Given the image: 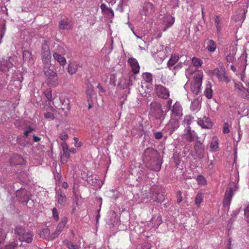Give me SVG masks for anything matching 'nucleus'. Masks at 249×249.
<instances>
[{
  "instance_id": "obj_1",
  "label": "nucleus",
  "mask_w": 249,
  "mask_h": 249,
  "mask_svg": "<svg viewBox=\"0 0 249 249\" xmlns=\"http://www.w3.org/2000/svg\"><path fill=\"white\" fill-rule=\"evenodd\" d=\"M142 160L145 166L150 170L159 172L162 160L160 153L152 148H147L143 153Z\"/></svg>"
},
{
  "instance_id": "obj_25",
  "label": "nucleus",
  "mask_w": 249,
  "mask_h": 249,
  "mask_svg": "<svg viewBox=\"0 0 249 249\" xmlns=\"http://www.w3.org/2000/svg\"><path fill=\"white\" fill-rule=\"evenodd\" d=\"M197 124L204 128H208L212 126L210 119L209 117L206 116L204 117L202 119L199 120Z\"/></svg>"
},
{
  "instance_id": "obj_44",
  "label": "nucleus",
  "mask_w": 249,
  "mask_h": 249,
  "mask_svg": "<svg viewBox=\"0 0 249 249\" xmlns=\"http://www.w3.org/2000/svg\"><path fill=\"white\" fill-rule=\"evenodd\" d=\"M61 233V232L59 231H57V229L55 230V231L53 232L51 234H50V237L49 238V240L50 241L53 240L56 238H57L59 234Z\"/></svg>"
},
{
  "instance_id": "obj_28",
  "label": "nucleus",
  "mask_w": 249,
  "mask_h": 249,
  "mask_svg": "<svg viewBox=\"0 0 249 249\" xmlns=\"http://www.w3.org/2000/svg\"><path fill=\"white\" fill-rule=\"evenodd\" d=\"M68 221V219L66 216L63 217L59 223L58 224L56 229L57 230V231H59L61 232L63 231L65 226H66L67 223Z\"/></svg>"
},
{
  "instance_id": "obj_58",
  "label": "nucleus",
  "mask_w": 249,
  "mask_h": 249,
  "mask_svg": "<svg viewBox=\"0 0 249 249\" xmlns=\"http://www.w3.org/2000/svg\"><path fill=\"white\" fill-rule=\"evenodd\" d=\"M44 117L46 119H50L51 120H53L54 118V115L52 113L49 112L45 113Z\"/></svg>"
},
{
  "instance_id": "obj_16",
  "label": "nucleus",
  "mask_w": 249,
  "mask_h": 249,
  "mask_svg": "<svg viewBox=\"0 0 249 249\" xmlns=\"http://www.w3.org/2000/svg\"><path fill=\"white\" fill-rule=\"evenodd\" d=\"M161 223L162 219L161 216L160 214H155L152 216L149 223V226L153 228L157 229Z\"/></svg>"
},
{
  "instance_id": "obj_47",
  "label": "nucleus",
  "mask_w": 249,
  "mask_h": 249,
  "mask_svg": "<svg viewBox=\"0 0 249 249\" xmlns=\"http://www.w3.org/2000/svg\"><path fill=\"white\" fill-rule=\"evenodd\" d=\"M86 93L87 95V97L88 98V102H90V100L91 99L92 95L93 93V90L92 89H88L86 90Z\"/></svg>"
},
{
  "instance_id": "obj_23",
  "label": "nucleus",
  "mask_w": 249,
  "mask_h": 249,
  "mask_svg": "<svg viewBox=\"0 0 249 249\" xmlns=\"http://www.w3.org/2000/svg\"><path fill=\"white\" fill-rule=\"evenodd\" d=\"M206 49L210 53H213L216 49V43L212 39H206L204 41Z\"/></svg>"
},
{
  "instance_id": "obj_55",
  "label": "nucleus",
  "mask_w": 249,
  "mask_h": 249,
  "mask_svg": "<svg viewBox=\"0 0 249 249\" xmlns=\"http://www.w3.org/2000/svg\"><path fill=\"white\" fill-rule=\"evenodd\" d=\"M34 128H31L30 126L27 128V129L25 130L24 133V136L26 138H28L29 136V134L30 133L34 131Z\"/></svg>"
},
{
  "instance_id": "obj_49",
  "label": "nucleus",
  "mask_w": 249,
  "mask_h": 249,
  "mask_svg": "<svg viewBox=\"0 0 249 249\" xmlns=\"http://www.w3.org/2000/svg\"><path fill=\"white\" fill-rule=\"evenodd\" d=\"M196 180L199 184L204 185L206 183V180L202 175H198L197 177Z\"/></svg>"
},
{
  "instance_id": "obj_7",
  "label": "nucleus",
  "mask_w": 249,
  "mask_h": 249,
  "mask_svg": "<svg viewBox=\"0 0 249 249\" xmlns=\"http://www.w3.org/2000/svg\"><path fill=\"white\" fill-rule=\"evenodd\" d=\"M211 74L213 76H215L219 81L222 82H225L226 83H228L230 80L228 76L226 75L225 69H222L221 70H219L218 69H215L211 71Z\"/></svg>"
},
{
  "instance_id": "obj_45",
  "label": "nucleus",
  "mask_w": 249,
  "mask_h": 249,
  "mask_svg": "<svg viewBox=\"0 0 249 249\" xmlns=\"http://www.w3.org/2000/svg\"><path fill=\"white\" fill-rule=\"evenodd\" d=\"M235 54V52L234 51H233L231 54L230 53V54L227 55V56H226L227 61L229 63L232 62L235 59V57H234Z\"/></svg>"
},
{
  "instance_id": "obj_64",
  "label": "nucleus",
  "mask_w": 249,
  "mask_h": 249,
  "mask_svg": "<svg viewBox=\"0 0 249 249\" xmlns=\"http://www.w3.org/2000/svg\"><path fill=\"white\" fill-rule=\"evenodd\" d=\"M155 138L157 139H160L162 137V134L161 132H157L154 133Z\"/></svg>"
},
{
  "instance_id": "obj_4",
  "label": "nucleus",
  "mask_w": 249,
  "mask_h": 249,
  "mask_svg": "<svg viewBox=\"0 0 249 249\" xmlns=\"http://www.w3.org/2000/svg\"><path fill=\"white\" fill-rule=\"evenodd\" d=\"M202 76L197 73L194 77V80L191 83L190 90L193 94L197 95L201 92Z\"/></svg>"
},
{
  "instance_id": "obj_54",
  "label": "nucleus",
  "mask_w": 249,
  "mask_h": 249,
  "mask_svg": "<svg viewBox=\"0 0 249 249\" xmlns=\"http://www.w3.org/2000/svg\"><path fill=\"white\" fill-rule=\"evenodd\" d=\"M234 88L237 91V92L239 93V92L243 89V87L240 83H234Z\"/></svg>"
},
{
  "instance_id": "obj_27",
  "label": "nucleus",
  "mask_w": 249,
  "mask_h": 249,
  "mask_svg": "<svg viewBox=\"0 0 249 249\" xmlns=\"http://www.w3.org/2000/svg\"><path fill=\"white\" fill-rule=\"evenodd\" d=\"M214 22L217 32L219 34L221 33V29L223 25L222 18L219 16H216L214 18Z\"/></svg>"
},
{
  "instance_id": "obj_48",
  "label": "nucleus",
  "mask_w": 249,
  "mask_h": 249,
  "mask_svg": "<svg viewBox=\"0 0 249 249\" xmlns=\"http://www.w3.org/2000/svg\"><path fill=\"white\" fill-rule=\"evenodd\" d=\"M175 22L174 18L171 17L169 18V20L167 22L166 24V27L164 29L163 31H165L166 29L170 27H171Z\"/></svg>"
},
{
  "instance_id": "obj_14",
  "label": "nucleus",
  "mask_w": 249,
  "mask_h": 249,
  "mask_svg": "<svg viewBox=\"0 0 249 249\" xmlns=\"http://www.w3.org/2000/svg\"><path fill=\"white\" fill-rule=\"evenodd\" d=\"M184 136L187 141L192 142L197 138L196 133L191 129L190 127H187L184 130Z\"/></svg>"
},
{
  "instance_id": "obj_35",
  "label": "nucleus",
  "mask_w": 249,
  "mask_h": 249,
  "mask_svg": "<svg viewBox=\"0 0 249 249\" xmlns=\"http://www.w3.org/2000/svg\"><path fill=\"white\" fill-rule=\"evenodd\" d=\"M179 57L178 55H172L170 59L167 63V66L168 67L174 66L178 60Z\"/></svg>"
},
{
  "instance_id": "obj_3",
  "label": "nucleus",
  "mask_w": 249,
  "mask_h": 249,
  "mask_svg": "<svg viewBox=\"0 0 249 249\" xmlns=\"http://www.w3.org/2000/svg\"><path fill=\"white\" fill-rule=\"evenodd\" d=\"M150 113L156 120H160V122L164 119L162 105L159 102H153L150 104Z\"/></svg>"
},
{
  "instance_id": "obj_33",
  "label": "nucleus",
  "mask_w": 249,
  "mask_h": 249,
  "mask_svg": "<svg viewBox=\"0 0 249 249\" xmlns=\"http://www.w3.org/2000/svg\"><path fill=\"white\" fill-rule=\"evenodd\" d=\"M40 237L47 240H50V230L48 228L44 229L40 233Z\"/></svg>"
},
{
  "instance_id": "obj_62",
  "label": "nucleus",
  "mask_w": 249,
  "mask_h": 249,
  "mask_svg": "<svg viewBox=\"0 0 249 249\" xmlns=\"http://www.w3.org/2000/svg\"><path fill=\"white\" fill-rule=\"evenodd\" d=\"M230 132V130L229 129L228 124L227 123H225L223 126V132L224 134L228 133Z\"/></svg>"
},
{
  "instance_id": "obj_12",
  "label": "nucleus",
  "mask_w": 249,
  "mask_h": 249,
  "mask_svg": "<svg viewBox=\"0 0 249 249\" xmlns=\"http://www.w3.org/2000/svg\"><path fill=\"white\" fill-rule=\"evenodd\" d=\"M12 60L11 57H9L8 59L3 58L0 62V70L4 72L8 71L13 66Z\"/></svg>"
},
{
  "instance_id": "obj_30",
  "label": "nucleus",
  "mask_w": 249,
  "mask_h": 249,
  "mask_svg": "<svg viewBox=\"0 0 249 249\" xmlns=\"http://www.w3.org/2000/svg\"><path fill=\"white\" fill-rule=\"evenodd\" d=\"M210 150L212 152H216L218 148V139L216 137H213L210 145Z\"/></svg>"
},
{
  "instance_id": "obj_20",
  "label": "nucleus",
  "mask_w": 249,
  "mask_h": 249,
  "mask_svg": "<svg viewBox=\"0 0 249 249\" xmlns=\"http://www.w3.org/2000/svg\"><path fill=\"white\" fill-rule=\"evenodd\" d=\"M56 197L58 203L61 206H64L66 204V196L61 189H59L56 191Z\"/></svg>"
},
{
  "instance_id": "obj_59",
  "label": "nucleus",
  "mask_w": 249,
  "mask_h": 249,
  "mask_svg": "<svg viewBox=\"0 0 249 249\" xmlns=\"http://www.w3.org/2000/svg\"><path fill=\"white\" fill-rule=\"evenodd\" d=\"M14 158L18 160L19 161L18 162L16 163L14 162L13 161H11V163H13L14 164H20L21 161L23 160V159L18 155H14Z\"/></svg>"
},
{
  "instance_id": "obj_41",
  "label": "nucleus",
  "mask_w": 249,
  "mask_h": 249,
  "mask_svg": "<svg viewBox=\"0 0 249 249\" xmlns=\"http://www.w3.org/2000/svg\"><path fill=\"white\" fill-rule=\"evenodd\" d=\"M192 62L193 64L196 67L201 66L202 64V61L200 59L196 57H193Z\"/></svg>"
},
{
  "instance_id": "obj_50",
  "label": "nucleus",
  "mask_w": 249,
  "mask_h": 249,
  "mask_svg": "<svg viewBox=\"0 0 249 249\" xmlns=\"http://www.w3.org/2000/svg\"><path fill=\"white\" fill-rule=\"evenodd\" d=\"M52 213H53V217L54 219L57 221L59 219V216H58V213L57 210L56 208H53L52 210Z\"/></svg>"
},
{
  "instance_id": "obj_5",
  "label": "nucleus",
  "mask_w": 249,
  "mask_h": 249,
  "mask_svg": "<svg viewBox=\"0 0 249 249\" xmlns=\"http://www.w3.org/2000/svg\"><path fill=\"white\" fill-rule=\"evenodd\" d=\"M41 59L43 64V67L51 66V54L49 47L47 44H44L42 47Z\"/></svg>"
},
{
  "instance_id": "obj_8",
  "label": "nucleus",
  "mask_w": 249,
  "mask_h": 249,
  "mask_svg": "<svg viewBox=\"0 0 249 249\" xmlns=\"http://www.w3.org/2000/svg\"><path fill=\"white\" fill-rule=\"evenodd\" d=\"M155 12L154 5L150 2H145L142 6V8L140 10V13L142 16L150 17Z\"/></svg>"
},
{
  "instance_id": "obj_46",
  "label": "nucleus",
  "mask_w": 249,
  "mask_h": 249,
  "mask_svg": "<svg viewBox=\"0 0 249 249\" xmlns=\"http://www.w3.org/2000/svg\"><path fill=\"white\" fill-rule=\"evenodd\" d=\"M44 95L46 98L49 101H51L52 100V90L51 89H47L44 92Z\"/></svg>"
},
{
  "instance_id": "obj_34",
  "label": "nucleus",
  "mask_w": 249,
  "mask_h": 249,
  "mask_svg": "<svg viewBox=\"0 0 249 249\" xmlns=\"http://www.w3.org/2000/svg\"><path fill=\"white\" fill-rule=\"evenodd\" d=\"M22 56L25 62H30L32 59V54L29 51H23Z\"/></svg>"
},
{
  "instance_id": "obj_13",
  "label": "nucleus",
  "mask_w": 249,
  "mask_h": 249,
  "mask_svg": "<svg viewBox=\"0 0 249 249\" xmlns=\"http://www.w3.org/2000/svg\"><path fill=\"white\" fill-rule=\"evenodd\" d=\"M153 194L151 196V199L153 201L161 203L164 200V196L163 194L157 188H153L152 189Z\"/></svg>"
},
{
  "instance_id": "obj_51",
  "label": "nucleus",
  "mask_w": 249,
  "mask_h": 249,
  "mask_svg": "<svg viewBox=\"0 0 249 249\" xmlns=\"http://www.w3.org/2000/svg\"><path fill=\"white\" fill-rule=\"evenodd\" d=\"M244 215L246 221L249 223V205L244 209Z\"/></svg>"
},
{
  "instance_id": "obj_18",
  "label": "nucleus",
  "mask_w": 249,
  "mask_h": 249,
  "mask_svg": "<svg viewBox=\"0 0 249 249\" xmlns=\"http://www.w3.org/2000/svg\"><path fill=\"white\" fill-rule=\"evenodd\" d=\"M153 56L158 64H161L166 57V53L163 50H159L153 53Z\"/></svg>"
},
{
  "instance_id": "obj_43",
  "label": "nucleus",
  "mask_w": 249,
  "mask_h": 249,
  "mask_svg": "<svg viewBox=\"0 0 249 249\" xmlns=\"http://www.w3.org/2000/svg\"><path fill=\"white\" fill-rule=\"evenodd\" d=\"M203 196L201 193H198L195 198V203L198 206L202 201Z\"/></svg>"
},
{
  "instance_id": "obj_57",
  "label": "nucleus",
  "mask_w": 249,
  "mask_h": 249,
  "mask_svg": "<svg viewBox=\"0 0 249 249\" xmlns=\"http://www.w3.org/2000/svg\"><path fill=\"white\" fill-rule=\"evenodd\" d=\"M105 13L110 18H113L114 16V12L111 8H109Z\"/></svg>"
},
{
  "instance_id": "obj_38",
  "label": "nucleus",
  "mask_w": 249,
  "mask_h": 249,
  "mask_svg": "<svg viewBox=\"0 0 249 249\" xmlns=\"http://www.w3.org/2000/svg\"><path fill=\"white\" fill-rule=\"evenodd\" d=\"M142 78L146 82L151 83L153 80L152 74L149 72H145L142 74Z\"/></svg>"
},
{
  "instance_id": "obj_53",
  "label": "nucleus",
  "mask_w": 249,
  "mask_h": 249,
  "mask_svg": "<svg viewBox=\"0 0 249 249\" xmlns=\"http://www.w3.org/2000/svg\"><path fill=\"white\" fill-rule=\"evenodd\" d=\"M5 237L6 235L4 231L2 229H0V244L3 242Z\"/></svg>"
},
{
  "instance_id": "obj_17",
  "label": "nucleus",
  "mask_w": 249,
  "mask_h": 249,
  "mask_svg": "<svg viewBox=\"0 0 249 249\" xmlns=\"http://www.w3.org/2000/svg\"><path fill=\"white\" fill-rule=\"evenodd\" d=\"M135 165L133 167L132 165L131 166V169L134 173L138 172L140 176H141V178L140 177H138L139 181L140 179H145L146 178V175L143 171V168L141 166V164L140 163H135Z\"/></svg>"
},
{
  "instance_id": "obj_32",
  "label": "nucleus",
  "mask_w": 249,
  "mask_h": 249,
  "mask_svg": "<svg viewBox=\"0 0 249 249\" xmlns=\"http://www.w3.org/2000/svg\"><path fill=\"white\" fill-rule=\"evenodd\" d=\"M59 27L60 29L62 30H71V26L69 24V22L64 20H61L59 21Z\"/></svg>"
},
{
  "instance_id": "obj_10",
  "label": "nucleus",
  "mask_w": 249,
  "mask_h": 249,
  "mask_svg": "<svg viewBox=\"0 0 249 249\" xmlns=\"http://www.w3.org/2000/svg\"><path fill=\"white\" fill-rule=\"evenodd\" d=\"M157 95L160 98L166 99L169 96V91L167 89L161 85H157L155 88Z\"/></svg>"
},
{
  "instance_id": "obj_26",
  "label": "nucleus",
  "mask_w": 249,
  "mask_h": 249,
  "mask_svg": "<svg viewBox=\"0 0 249 249\" xmlns=\"http://www.w3.org/2000/svg\"><path fill=\"white\" fill-rule=\"evenodd\" d=\"M53 55L54 59L58 62L61 66L64 67L66 65L67 62L64 56L56 52H53Z\"/></svg>"
},
{
  "instance_id": "obj_42",
  "label": "nucleus",
  "mask_w": 249,
  "mask_h": 249,
  "mask_svg": "<svg viewBox=\"0 0 249 249\" xmlns=\"http://www.w3.org/2000/svg\"><path fill=\"white\" fill-rule=\"evenodd\" d=\"M239 94L243 98L249 97V89H246L244 87L243 89L239 92Z\"/></svg>"
},
{
  "instance_id": "obj_52",
  "label": "nucleus",
  "mask_w": 249,
  "mask_h": 249,
  "mask_svg": "<svg viewBox=\"0 0 249 249\" xmlns=\"http://www.w3.org/2000/svg\"><path fill=\"white\" fill-rule=\"evenodd\" d=\"M59 138L62 141H66L68 138V135L65 131H63L59 134Z\"/></svg>"
},
{
  "instance_id": "obj_22",
  "label": "nucleus",
  "mask_w": 249,
  "mask_h": 249,
  "mask_svg": "<svg viewBox=\"0 0 249 249\" xmlns=\"http://www.w3.org/2000/svg\"><path fill=\"white\" fill-rule=\"evenodd\" d=\"M128 62L130 65L134 73H138L140 71V66L137 60L134 58H130L128 59Z\"/></svg>"
},
{
  "instance_id": "obj_40",
  "label": "nucleus",
  "mask_w": 249,
  "mask_h": 249,
  "mask_svg": "<svg viewBox=\"0 0 249 249\" xmlns=\"http://www.w3.org/2000/svg\"><path fill=\"white\" fill-rule=\"evenodd\" d=\"M193 118L191 116H186L184 117V120L183 121V124L186 125L187 127H190V125L192 122Z\"/></svg>"
},
{
  "instance_id": "obj_63",
  "label": "nucleus",
  "mask_w": 249,
  "mask_h": 249,
  "mask_svg": "<svg viewBox=\"0 0 249 249\" xmlns=\"http://www.w3.org/2000/svg\"><path fill=\"white\" fill-rule=\"evenodd\" d=\"M117 10L120 11L121 12H123L124 11V8L123 6V1H121L119 2L118 5V7L116 9Z\"/></svg>"
},
{
  "instance_id": "obj_24",
  "label": "nucleus",
  "mask_w": 249,
  "mask_h": 249,
  "mask_svg": "<svg viewBox=\"0 0 249 249\" xmlns=\"http://www.w3.org/2000/svg\"><path fill=\"white\" fill-rule=\"evenodd\" d=\"M132 85V80L129 77L123 78L118 84V86L122 89H125Z\"/></svg>"
},
{
  "instance_id": "obj_2",
  "label": "nucleus",
  "mask_w": 249,
  "mask_h": 249,
  "mask_svg": "<svg viewBox=\"0 0 249 249\" xmlns=\"http://www.w3.org/2000/svg\"><path fill=\"white\" fill-rule=\"evenodd\" d=\"M50 67H43V72L46 77V84L49 86L55 87L59 84L57 74Z\"/></svg>"
},
{
  "instance_id": "obj_6",
  "label": "nucleus",
  "mask_w": 249,
  "mask_h": 249,
  "mask_svg": "<svg viewBox=\"0 0 249 249\" xmlns=\"http://www.w3.org/2000/svg\"><path fill=\"white\" fill-rule=\"evenodd\" d=\"M16 197L21 203L27 205L29 201L30 193L25 189H20L16 191Z\"/></svg>"
},
{
  "instance_id": "obj_36",
  "label": "nucleus",
  "mask_w": 249,
  "mask_h": 249,
  "mask_svg": "<svg viewBox=\"0 0 249 249\" xmlns=\"http://www.w3.org/2000/svg\"><path fill=\"white\" fill-rule=\"evenodd\" d=\"M200 107L199 100L198 98H196L191 102L190 109L191 110L194 111Z\"/></svg>"
},
{
  "instance_id": "obj_31",
  "label": "nucleus",
  "mask_w": 249,
  "mask_h": 249,
  "mask_svg": "<svg viewBox=\"0 0 249 249\" xmlns=\"http://www.w3.org/2000/svg\"><path fill=\"white\" fill-rule=\"evenodd\" d=\"M62 242L69 249H79L77 245L69 241L68 239L64 240Z\"/></svg>"
},
{
  "instance_id": "obj_11",
  "label": "nucleus",
  "mask_w": 249,
  "mask_h": 249,
  "mask_svg": "<svg viewBox=\"0 0 249 249\" xmlns=\"http://www.w3.org/2000/svg\"><path fill=\"white\" fill-rule=\"evenodd\" d=\"M194 150L198 159H202L204 157L205 153L204 146L200 141H198L195 142Z\"/></svg>"
},
{
  "instance_id": "obj_60",
  "label": "nucleus",
  "mask_w": 249,
  "mask_h": 249,
  "mask_svg": "<svg viewBox=\"0 0 249 249\" xmlns=\"http://www.w3.org/2000/svg\"><path fill=\"white\" fill-rule=\"evenodd\" d=\"M70 157V152L69 150L63 151V154L61 155V158H66L67 159Z\"/></svg>"
},
{
  "instance_id": "obj_15",
  "label": "nucleus",
  "mask_w": 249,
  "mask_h": 249,
  "mask_svg": "<svg viewBox=\"0 0 249 249\" xmlns=\"http://www.w3.org/2000/svg\"><path fill=\"white\" fill-rule=\"evenodd\" d=\"M179 122L178 120L174 118H171L167 124V128L169 131V134L171 135L179 127Z\"/></svg>"
},
{
  "instance_id": "obj_39",
  "label": "nucleus",
  "mask_w": 249,
  "mask_h": 249,
  "mask_svg": "<svg viewBox=\"0 0 249 249\" xmlns=\"http://www.w3.org/2000/svg\"><path fill=\"white\" fill-rule=\"evenodd\" d=\"M213 90L211 89V85H207V87L205 89L204 93L206 97L211 99L212 97Z\"/></svg>"
},
{
  "instance_id": "obj_29",
  "label": "nucleus",
  "mask_w": 249,
  "mask_h": 249,
  "mask_svg": "<svg viewBox=\"0 0 249 249\" xmlns=\"http://www.w3.org/2000/svg\"><path fill=\"white\" fill-rule=\"evenodd\" d=\"M78 68V64L76 62H71L68 65V72L72 75L77 71Z\"/></svg>"
},
{
  "instance_id": "obj_61",
  "label": "nucleus",
  "mask_w": 249,
  "mask_h": 249,
  "mask_svg": "<svg viewBox=\"0 0 249 249\" xmlns=\"http://www.w3.org/2000/svg\"><path fill=\"white\" fill-rule=\"evenodd\" d=\"M182 201V197L181 196V193L180 191L177 192V202L178 203H180Z\"/></svg>"
},
{
  "instance_id": "obj_21",
  "label": "nucleus",
  "mask_w": 249,
  "mask_h": 249,
  "mask_svg": "<svg viewBox=\"0 0 249 249\" xmlns=\"http://www.w3.org/2000/svg\"><path fill=\"white\" fill-rule=\"evenodd\" d=\"M33 233L27 231H26L21 237H18L21 242H25L27 243H31L33 240Z\"/></svg>"
},
{
  "instance_id": "obj_9",
  "label": "nucleus",
  "mask_w": 249,
  "mask_h": 249,
  "mask_svg": "<svg viewBox=\"0 0 249 249\" xmlns=\"http://www.w3.org/2000/svg\"><path fill=\"white\" fill-rule=\"evenodd\" d=\"M235 190L233 187H228L225 193L224 198L223 201V206L224 207H229L231 204L233 192Z\"/></svg>"
},
{
  "instance_id": "obj_56",
  "label": "nucleus",
  "mask_w": 249,
  "mask_h": 249,
  "mask_svg": "<svg viewBox=\"0 0 249 249\" xmlns=\"http://www.w3.org/2000/svg\"><path fill=\"white\" fill-rule=\"evenodd\" d=\"M17 246L16 243H12L10 245L4 246L1 249H15V248Z\"/></svg>"
},
{
  "instance_id": "obj_19",
  "label": "nucleus",
  "mask_w": 249,
  "mask_h": 249,
  "mask_svg": "<svg viewBox=\"0 0 249 249\" xmlns=\"http://www.w3.org/2000/svg\"><path fill=\"white\" fill-rule=\"evenodd\" d=\"M172 114L178 117H181L182 115V108L180 104L176 102L171 109Z\"/></svg>"
},
{
  "instance_id": "obj_37",
  "label": "nucleus",
  "mask_w": 249,
  "mask_h": 249,
  "mask_svg": "<svg viewBox=\"0 0 249 249\" xmlns=\"http://www.w3.org/2000/svg\"><path fill=\"white\" fill-rule=\"evenodd\" d=\"M26 231L25 229L21 226H17L15 229V233L18 237H21Z\"/></svg>"
}]
</instances>
